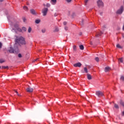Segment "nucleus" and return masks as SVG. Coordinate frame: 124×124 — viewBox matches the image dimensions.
I'll list each match as a JSON object with an SVG mask.
<instances>
[{"label": "nucleus", "instance_id": "29", "mask_svg": "<svg viewBox=\"0 0 124 124\" xmlns=\"http://www.w3.org/2000/svg\"><path fill=\"white\" fill-rule=\"evenodd\" d=\"M119 62H124V60H123V58H120L119 59Z\"/></svg>", "mask_w": 124, "mask_h": 124}, {"label": "nucleus", "instance_id": "52", "mask_svg": "<svg viewBox=\"0 0 124 124\" xmlns=\"http://www.w3.org/2000/svg\"><path fill=\"white\" fill-rule=\"evenodd\" d=\"M44 6H45V4H44Z\"/></svg>", "mask_w": 124, "mask_h": 124}, {"label": "nucleus", "instance_id": "31", "mask_svg": "<svg viewBox=\"0 0 124 124\" xmlns=\"http://www.w3.org/2000/svg\"><path fill=\"white\" fill-rule=\"evenodd\" d=\"M46 31V30H45V29L42 30V32L43 33H45Z\"/></svg>", "mask_w": 124, "mask_h": 124}, {"label": "nucleus", "instance_id": "37", "mask_svg": "<svg viewBox=\"0 0 124 124\" xmlns=\"http://www.w3.org/2000/svg\"><path fill=\"white\" fill-rule=\"evenodd\" d=\"M88 1H89V0H85V4H87V3H88Z\"/></svg>", "mask_w": 124, "mask_h": 124}, {"label": "nucleus", "instance_id": "10", "mask_svg": "<svg viewBox=\"0 0 124 124\" xmlns=\"http://www.w3.org/2000/svg\"><path fill=\"white\" fill-rule=\"evenodd\" d=\"M102 31L97 32L96 35V37H99V36H101V34H102Z\"/></svg>", "mask_w": 124, "mask_h": 124}, {"label": "nucleus", "instance_id": "34", "mask_svg": "<svg viewBox=\"0 0 124 124\" xmlns=\"http://www.w3.org/2000/svg\"><path fill=\"white\" fill-rule=\"evenodd\" d=\"M18 58H22V54L19 53L18 54Z\"/></svg>", "mask_w": 124, "mask_h": 124}, {"label": "nucleus", "instance_id": "51", "mask_svg": "<svg viewBox=\"0 0 124 124\" xmlns=\"http://www.w3.org/2000/svg\"><path fill=\"white\" fill-rule=\"evenodd\" d=\"M100 15H102V14L101 13V14H100Z\"/></svg>", "mask_w": 124, "mask_h": 124}, {"label": "nucleus", "instance_id": "44", "mask_svg": "<svg viewBox=\"0 0 124 124\" xmlns=\"http://www.w3.org/2000/svg\"><path fill=\"white\" fill-rule=\"evenodd\" d=\"M23 22H26V18H23Z\"/></svg>", "mask_w": 124, "mask_h": 124}, {"label": "nucleus", "instance_id": "16", "mask_svg": "<svg viewBox=\"0 0 124 124\" xmlns=\"http://www.w3.org/2000/svg\"><path fill=\"white\" fill-rule=\"evenodd\" d=\"M23 9L24 10H25L26 11H28V10H29V8H28V7L25 6L23 7Z\"/></svg>", "mask_w": 124, "mask_h": 124}, {"label": "nucleus", "instance_id": "33", "mask_svg": "<svg viewBox=\"0 0 124 124\" xmlns=\"http://www.w3.org/2000/svg\"><path fill=\"white\" fill-rule=\"evenodd\" d=\"M120 79H121V80H122V81H124V77L121 76Z\"/></svg>", "mask_w": 124, "mask_h": 124}, {"label": "nucleus", "instance_id": "25", "mask_svg": "<svg viewBox=\"0 0 124 124\" xmlns=\"http://www.w3.org/2000/svg\"><path fill=\"white\" fill-rule=\"evenodd\" d=\"M22 31H27V28L25 27H22Z\"/></svg>", "mask_w": 124, "mask_h": 124}, {"label": "nucleus", "instance_id": "22", "mask_svg": "<svg viewBox=\"0 0 124 124\" xmlns=\"http://www.w3.org/2000/svg\"><path fill=\"white\" fill-rule=\"evenodd\" d=\"M84 70L85 73H88V69L87 68V67H84Z\"/></svg>", "mask_w": 124, "mask_h": 124}, {"label": "nucleus", "instance_id": "3", "mask_svg": "<svg viewBox=\"0 0 124 124\" xmlns=\"http://www.w3.org/2000/svg\"><path fill=\"white\" fill-rule=\"evenodd\" d=\"M48 8H44L42 10V13L43 14V16H46L47 15V13H48Z\"/></svg>", "mask_w": 124, "mask_h": 124}, {"label": "nucleus", "instance_id": "15", "mask_svg": "<svg viewBox=\"0 0 124 124\" xmlns=\"http://www.w3.org/2000/svg\"><path fill=\"white\" fill-rule=\"evenodd\" d=\"M109 71V67H106L105 69V72H108Z\"/></svg>", "mask_w": 124, "mask_h": 124}, {"label": "nucleus", "instance_id": "46", "mask_svg": "<svg viewBox=\"0 0 124 124\" xmlns=\"http://www.w3.org/2000/svg\"><path fill=\"white\" fill-rule=\"evenodd\" d=\"M15 93H18V92L16 90H15Z\"/></svg>", "mask_w": 124, "mask_h": 124}, {"label": "nucleus", "instance_id": "40", "mask_svg": "<svg viewBox=\"0 0 124 124\" xmlns=\"http://www.w3.org/2000/svg\"><path fill=\"white\" fill-rule=\"evenodd\" d=\"M72 0H66V1H67V2H70Z\"/></svg>", "mask_w": 124, "mask_h": 124}, {"label": "nucleus", "instance_id": "18", "mask_svg": "<svg viewBox=\"0 0 124 124\" xmlns=\"http://www.w3.org/2000/svg\"><path fill=\"white\" fill-rule=\"evenodd\" d=\"M79 48L80 50H84V46L83 45H80L79 46Z\"/></svg>", "mask_w": 124, "mask_h": 124}, {"label": "nucleus", "instance_id": "1", "mask_svg": "<svg viewBox=\"0 0 124 124\" xmlns=\"http://www.w3.org/2000/svg\"><path fill=\"white\" fill-rule=\"evenodd\" d=\"M15 41L16 44L15 45L16 46H17V44H18V45H20V44H21V45H26L27 44L26 41H25V38L22 36L16 38Z\"/></svg>", "mask_w": 124, "mask_h": 124}, {"label": "nucleus", "instance_id": "26", "mask_svg": "<svg viewBox=\"0 0 124 124\" xmlns=\"http://www.w3.org/2000/svg\"><path fill=\"white\" fill-rule=\"evenodd\" d=\"M114 107L115 108H116V109H119V106L117 104H115L114 105Z\"/></svg>", "mask_w": 124, "mask_h": 124}, {"label": "nucleus", "instance_id": "47", "mask_svg": "<svg viewBox=\"0 0 124 124\" xmlns=\"http://www.w3.org/2000/svg\"><path fill=\"white\" fill-rule=\"evenodd\" d=\"M0 2H2L3 1V0H0Z\"/></svg>", "mask_w": 124, "mask_h": 124}, {"label": "nucleus", "instance_id": "17", "mask_svg": "<svg viewBox=\"0 0 124 124\" xmlns=\"http://www.w3.org/2000/svg\"><path fill=\"white\" fill-rule=\"evenodd\" d=\"M35 23L36 24H39V23H40V19H36L35 21Z\"/></svg>", "mask_w": 124, "mask_h": 124}, {"label": "nucleus", "instance_id": "49", "mask_svg": "<svg viewBox=\"0 0 124 124\" xmlns=\"http://www.w3.org/2000/svg\"><path fill=\"white\" fill-rule=\"evenodd\" d=\"M81 25H83V20H82V21L81 22Z\"/></svg>", "mask_w": 124, "mask_h": 124}, {"label": "nucleus", "instance_id": "9", "mask_svg": "<svg viewBox=\"0 0 124 124\" xmlns=\"http://www.w3.org/2000/svg\"><path fill=\"white\" fill-rule=\"evenodd\" d=\"M30 12L31 14H32V15H36V12H35V10L34 9H31Z\"/></svg>", "mask_w": 124, "mask_h": 124}, {"label": "nucleus", "instance_id": "41", "mask_svg": "<svg viewBox=\"0 0 124 124\" xmlns=\"http://www.w3.org/2000/svg\"><path fill=\"white\" fill-rule=\"evenodd\" d=\"M38 60V58L36 59V60H34V61H32V62H36Z\"/></svg>", "mask_w": 124, "mask_h": 124}, {"label": "nucleus", "instance_id": "32", "mask_svg": "<svg viewBox=\"0 0 124 124\" xmlns=\"http://www.w3.org/2000/svg\"><path fill=\"white\" fill-rule=\"evenodd\" d=\"M120 104H121V105H122V106H124V102H123V101H121L120 102Z\"/></svg>", "mask_w": 124, "mask_h": 124}, {"label": "nucleus", "instance_id": "13", "mask_svg": "<svg viewBox=\"0 0 124 124\" xmlns=\"http://www.w3.org/2000/svg\"><path fill=\"white\" fill-rule=\"evenodd\" d=\"M1 68L3 69H8V68H9V67H8V66H1Z\"/></svg>", "mask_w": 124, "mask_h": 124}, {"label": "nucleus", "instance_id": "48", "mask_svg": "<svg viewBox=\"0 0 124 124\" xmlns=\"http://www.w3.org/2000/svg\"><path fill=\"white\" fill-rule=\"evenodd\" d=\"M122 36L123 37H124V34H123Z\"/></svg>", "mask_w": 124, "mask_h": 124}, {"label": "nucleus", "instance_id": "50", "mask_svg": "<svg viewBox=\"0 0 124 124\" xmlns=\"http://www.w3.org/2000/svg\"><path fill=\"white\" fill-rule=\"evenodd\" d=\"M1 68V67L0 66V69Z\"/></svg>", "mask_w": 124, "mask_h": 124}, {"label": "nucleus", "instance_id": "5", "mask_svg": "<svg viewBox=\"0 0 124 124\" xmlns=\"http://www.w3.org/2000/svg\"><path fill=\"white\" fill-rule=\"evenodd\" d=\"M95 94L97 96H98V97L103 96V95H104L103 93H102V92H101V91H96L95 93Z\"/></svg>", "mask_w": 124, "mask_h": 124}, {"label": "nucleus", "instance_id": "45", "mask_svg": "<svg viewBox=\"0 0 124 124\" xmlns=\"http://www.w3.org/2000/svg\"><path fill=\"white\" fill-rule=\"evenodd\" d=\"M122 116H124V111L122 112Z\"/></svg>", "mask_w": 124, "mask_h": 124}, {"label": "nucleus", "instance_id": "14", "mask_svg": "<svg viewBox=\"0 0 124 124\" xmlns=\"http://www.w3.org/2000/svg\"><path fill=\"white\" fill-rule=\"evenodd\" d=\"M73 50L75 52H76V51L77 50V47L76 46H73Z\"/></svg>", "mask_w": 124, "mask_h": 124}, {"label": "nucleus", "instance_id": "23", "mask_svg": "<svg viewBox=\"0 0 124 124\" xmlns=\"http://www.w3.org/2000/svg\"><path fill=\"white\" fill-rule=\"evenodd\" d=\"M51 1L53 2V4H56L57 3V0H51Z\"/></svg>", "mask_w": 124, "mask_h": 124}, {"label": "nucleus", "instance_id": "2", "mask_svg": "<svg viewBox=\"0 0 124 124\" xmlns=\"http://www.w3.org/2000/svg\"><path fill=\"white\" fill-rule=\"evenodd\" d=\"M8 51L11 54H17L19 53V48H18V46L15 45L14 48L10 46L8 49Z\"/></svg>", "mask_w": 124, "mask_h": 124}, {"label": "nucleus", "instance_id": "43", "mask_svg": "<svg viewBox=\"0 0 124 124\" xmlns=\"http://www.w3.org/2000/svg\"><path fill=\"white\" fill-rule=\"evenodd\" d=\"M16 94H17V95H18V96H20V94H19V93H18V92L16 93Z\"/></svg>", "mask_w": 124, "mask_h": 124}, {"label": "nucleus", "instance_id": "20", "mask_svg": "<svg viewBox=\"0 0 124 124\" xmlns=\"http://www.w3.org/2000/svg\"><path fill=\"white\" fill-rule=\"evenodd\" d=\"M14 27L15 28H16V29H18V28H19V24L18 23H16L14 25Z\"/></svg>", "mask_w": 124, "mask_h": 124}, {"label": "nucleus", "instance_id": "12", "mask_svg": "<svg viewBox=\"0 0 124 124\" xmlns=\"http://www.w3.org/2000/svg\"><path fill=\"white\" fill-rule=\"evenodd\" d=\"M54 32H57L59 31V28L57 27H55L54 30Z\"/></svg>", "mask_w": 124, "mask_h": 124}, {"label": "nucleus", "instance_id": "30", "mask_svg": "<svg viewBox=\"0 0 124 124\" xmlns=\"http://www.w3.org/2000/svg\"><path fill=\"white\" fill-rule=\"evenodd\" d=\"M46 7H50L51 6V5L50 4V3H46Z\"/></svg>", "mask_w": 124, "mask_h": 124}, {"label": "nucleus", "instance_id": "28", "mask_svg": "<svg viewBox=\"0 0 124 124\" xmlns=\"http://www.w3.org/2000/svg\"><path fill=\"white\" fill-rule=\"evenodd\" d=\"M5 61L3 60V59H0V63H2L4 62Z\"/></svg>", "mask_w": 124, "mask_h": 124}, {"label": "nucleus", "instance_id": "8", "mask_svg": "<svg viewBox=\"0 0 124 124\" xmlns=\"http://www.w3.org/2000/svg\"><path fill=\"white\" fill-rule=\"evenodd\" d=\"M82 66V63L81 62H78L74 64L75 67H81Z\"/></svg>", "mask_w": 124, "mask_h": 124}, {"label": "nucleus", "instance_id": "4", "mask_svg": "<svg viewBox=\"0 0 124 124\" xmlns=\"http://www.w3.org/2000/svg\"><path fill=\"white\" fill-rule=\"evenodd\" d=\"M97 3L98 7H103V6H104V4L101 0H98L97 1Z\"/></svg>", "mask_w": 124, "mask_h": 124}, {"label": "nucleus", "instance_id": "7", "mask_svg": "<svg viewBox=\"0 0 124 124\" xmlns=\"http://www.w3.org/2000/svg\"><path fill=\"white\" fill-rule=\"evenodd\" d=\"M26 91H27V93H32V92H33V89L31 88V87L29 86L26 89Z\"/></svg>", "mask_w": 124, "mask_h": 124}, {"label": "nucleus", "instance_id": "19", "mask_svg": "<svg viewBox=\"0 0 124 124\" xmlns=\"http://www.w3.org/2000/svg\"><path fill=\"white\" fill-rule=\"evenodd\" d=\"M117 48H119V49H122L123 47H122V46L120 45L119 44H118L116 45Z\"/></svg>", "mask_w": 124, "mask_h": 124}, {"label": "nucleus", "instance_id": "27", "mask_svg": "<svg viewBox=\"0 0 124 124\" xmlns=\"http://www.w3.org/2000/svg\"><path fill=\"white\" fill-rule=\"evenodd\" d=\"M95 61H96V62H99V58H98V57H96L95 58Z\"/></svg>", "mask_w": 124, "mask_h": 124}, {"label": "nucleus", "instance_id": "38", "mask_svg": "<svg viewBox=\"0 0 124 124\" xmlns=\"http://www.w3.org/2000/svg\"><path fill=\"white\" fill-rule=\"evenodd\" d=\"M57 16H58V14H57V13H55L54 14V16H55V17H57Z\"/></svg>", "mask_w": 124, "mask_h": 124}, {"label": "nucleus", "instance_id": "36", "mask_svg": "<svg viewBox=\"0 0 124 124\" xmlns=\"http://www.w3.org/2000/svg\"><path fill=\"white\" fill-rule=\"evenodd\" d=\"M1 47H2V44L0 42V49L1 48Z\"/></svg>", "mask_w": 124, "mask_h": 124}, {"label": "nucleus", "instance_id": "35", "mask_svg": "<svg viewBox=\"0 0 124 124\" xmlns=\"http://www.w3.org/2000/svg\"><path fill=\"white\" fill-rule=\"evenodd\" d=\"M64 29L65 30V31H67L68 30V28H67V27L66 26H65Z\"/></svg>", "mask_w": 124, "mask_h": 124}, {"label": "nucleus", "instance_id": "6", "mask_svg": "<svg viewBox=\"0 0 124 124\" xmlns=\"http://www.w3.org/2000/svg\"><path fill=\"white\" fill-rule=\"evenodd\" d=\"M123 11H124V6H122L120 9H119L117 11V14H122V13H123Z\"/></svg>", "mask_w": 124, "mask_h": 124}, {"label": "nucleus", "instance_id": "11", "mask_svg": "<svg viewBox=\"0 0 124 124\" xmlns=\"http://www.w3.org/2000/svg\"><path fill=\"white\" fill-rule=\"evenodd\" d=\"M87 78L88 80H92V76L91 75L88 74H87Z\"/></svg>", "mask_w": 124, "mask_h": 124}, {"label": "nucleus", "instance_id": "24", "mask_svg": "<svg viewBox=\"0 0 124 124\" xmlns=\"http://www.w3.org/2000/svg\"><path fill=\"white\" fill-rule=\"evenodd\" d=\"M16 30L18 31H20V32H22V29L20 28H17L16 29Z\"/></svg>", "mask_w": 124, "mask_h": 124}, {"label": "nucleus", "instance_id": "39", "mask_svg": "<svg viewBox=\"0 0 124 124\" xmlns=\"http://www.w3.org/2000/svg\"><path fill=\"white\" fill-rule=\"evenodd\" d=\"M105 112L106 113H108V110H107V108H105Z\"/></svg>", "mask_w": 124, "mask_h": 124}, {"label": "nucleus", "instance_id": "42", "mask_svg": "<svg viewBox=\"0 0 124 124\" xmlns=\"http://www.w3.org/2000/svg\"><path fill=\"white\" fill-rule=\"evenodd\" d=\"M63 24L64 26H65V25H66V24H67V23L66 22H64Z\"/></svg>", "mask_w": 124, "mask_h": 124}, {"label": "nucleus", "instance_id": "21", "mask_svg": "<svg viewBox=\"0 0 124 124\" xmlns=\"http://www.w3.org/2000/svg\"><path fill=\"white\" fill-rule=\"evenodd\" d=\"M28 32L29 33H31V27H29V29H28Z\"/></svg>", "mask_w": 124, "mask_h": 124}]
</instances>
